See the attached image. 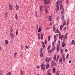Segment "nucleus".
<instances>
[{
  "mask_svg": "<svg viewBox=\"0 0 75 75\" xmlns=\"http://www.w3.org/2000/svg\"><path fill=\"white\" fill-rule=\"evenodd\" d=\"M45 65H44V63H42L41 66V69H43V71H45Z\"/></svg>",
  "mask_w": 75,
  "mask_h": 75,
  "instance_id": "f257e3e1",
  "label": "nucleus"
},
{
  "mask_svg": "<svg viewBox=\"0 0 75 75\" xmlns=\"http://www.w3.org/2000/svg\"><path fill=\"white\" fill-rule=\"evenodd\" d=\"M43 49L42 48H41L40 50V56L41 57H43L44 56V54L42 53Z\"/></svg>",
  "mask_w": 75,
  "mask_h": 75,
  "instance_id": "f03ea898",
  "label": "nucleus"
},
{
  "mask_svg": "<svg viewBox=\"0 0 75 75\" xmlns=\"http://www.w3.org/2000/svg\"><path fill=\"white\" fill-rule=\"evenodd\" d=\"M58 42H59L58 43L57 46L56 48V50H57V52H58V51L59 50V47H60L59 45H60V40H58Z\"/></svg>",
  "mask_w": 75,
  "mask_h": 75,
  "instance_id": "7ed1b4c3",
  "label": "nucleus"
},
{
  "mask_svg": "<svg viewBox=\"0 0 75 75\" xmlns=\"http://www.w3.org/2000/svg\"><path fill=\"white\" fill-rule=\"evenodd\" d=\"M64 36H65V35H61V33L59 32V38H60L61 40H62V38L64 37Z\"/></svg>",
  "mask_w": 75,
  "mask_h": 75,
  "instance_id": "20e7f679",
  "label": "nucleus"
},
{
  "mask_svg": "<svg viewBox=\"0 0 75 75\" xmlns=\"http://www.w3.org/2000/svg\"><path fill=\"white\" fill-rule=\"evenodd\" d=\"M55 50V47H54L53 48H52V49L51 50H49V52H50V53H51V52H52L53 51H54V50Z\"/></svg>",
  "mask_w": 75,
  "mask_h": 75,
  "instance_id": "39448f33",
  "label": "nucleus"
},
{
  "mask_svg": "<svg viewBox=\"0 0 75 75\" xmlns=\"http://www.w3.org/2000/svg\"><path fill=\"white\" fill-rule=\"evenodd\" d=\"M10 36L11 37V38L12 39H14V34L13 33V32H12L10 34Z\"/></svg>",
  "mask_w": 75,
  "mask_h": 75,
  "instance_id": "423d86ee",
  "label": "nucleus"
},
{
  "mask_svg": "<svg viewBox=\"0 0 75 75\" xmlns=\"http://www.w3.org/2000/svg\"><path fill=\"white\" fill-rule=\"evenodd\" d=\"M48 59V57H46L45 59V60L47 62H48V61H51V57H49V58L48 59V60H47V59Z\"/></svg>",
  "mask_w": 75,
  "mask_h": 75,
  "instance_id": "0eeeda50",
  "label": "nucleus"
},
{
  "mask_svg": "<svg viewBox=\"0 0 75 75\" xmlns=\"http://www.w3.org/2000/svg\"><path fill=\"white\" fill-rule=\"evenodd\" d=\"M19 8V6L17 5H16L15 6V9L16 10H18Z\"/></svg>",
  "mask_w": 75,
  "mask_h": 75,
  "instance_id": "6e6552de",
  "label": "nucleus"
},
{
  "mask_svg": "<svg viewBox=\"0 0 75 75\" xmlns=\"http://www.w3.org/2000/svg\"><path fill=\"white\" fill-rule=\"evenodd\" d=\"M41 26H40L39 27L38 32V33H40V32H41Z\"/></svg>",
  "mask_w": 75,
  "mask_h": 75,
  "instance_id": "1a4fd4ad",
  "label": "nucleus"
},
{
  "mask_svg": "<svg viewBox=\"0 0 75 75\" xmlns=\"http://www.w3.org/2000/svg\"><path fill=\"white\" fill-rule=\"evenodd\" d=\"M64 10H65L64 8H63L62 9V11H61V14H62V15L64 14Z\"/></svg>",
  "mask_w": 75,
  "mask_h": 75,
  "instance_id": "9d476101",
  "label": "nucleus"
},
{
  "mask_svg": "<svg viewBox=\"0 0 75 75\" xmlns=\"http://www.w3.org/2000/svg\"><path fill=\"white\" fill-rule=\"evenodd\" d=\"M63 0H60L59 1V6H62V3H63Z\"/></svg>",
  "mask_w": 75,
  "mask_h": 75,
  "instance_id": "9b49d317",
  "label": "nucleus"
},
{
  "mask_svg": "<svg viewBox=\"0 0 75 75\" xmlns=\"http://www.w3.org/2000/svg\"><path fill=\"white\" fill-rule=\"evenodd\" d=\"M59 63L61 62V64H62V58H60V59L59 60Z\"/></svg>",
  "mask_w": 75,
  "mask_h": 75,
  "instance_id": "f8f14e48",
  "label": "nucleus"
},
{
  "mask_svg": "<svg viewBox=\"0 0 75 75\" xmlns=\"http://www.w3.org/2000/svg\"><path fill=\"white\" fill-rule=\"evenodd\" d=\"M9 8L10 10H13V6H12V5H11L10 4L9 5Z\"/></svg>",
  "mask_w": 75,
  "mask_h": 75,
  "instance_id": "ddd939ff",
  "label": "nucleus"
},
{
  "mask_svg": "<svg viewBox=\"0 0 75 75\" xmlns=\"http://www.w3.org/2000/svg\"><path fill=\"white\" fill-rule=\"evenodd\" d=\"M62 58H63V61H64V62H65V57H64V54L62 55Z\"/></svg>",
  "mask_w": 75,
  "mask_h": 75,
  "instance_id": "4468645a",
  "label": "nucleus"
},
{
  "mask_svg": "<svg viewBox=\"0 0 75 75\" xmlns=\"http://www.w3.org/2000/svg\"><path fill=\"white\" fill-rule=\"evenodd\" d=\"M61 19H62V21H64L65 19H64V15H63L62 16Z\"/></svg>",
  "mask_w": 75,
  "mask_h": 75,
  "instance_id": "2eb2a0df",
  "label": "nucleus"
},
{
  "mask_svg": "<svg viewBox=\"0 0 75 75\" xmlns=\"http://www.w3.org/2000/svg\"><path fill=\"white\" fill-rule=\"evenodd\" d=\"M54 62H55L54 61V60H53L51 62V66L52 67L53 66H54Z\"/></svg>",
  "mask_w": 75,
  "mask_h": 75,
  "instance_id": "dca6fc26",
  "label": "nucleus"
},
{
  "mask_svg": "<svg viewBox=\"0 0 75 75\" xmlns=\"http://www.w3.org/2000/svg\"><path fill=\"white\" fill-rule=\"evenodd\" d=\"M50 67V65H49V64L48 63H47L46 66V69H47L48 68Z\"/></svg>",
  "mask_w": 75,
  "mask_h": 75,
  "instance_id": "f3484780",
  "label": "nucleus"
},
{
  "mask_svg": "<svg viewBox=\"0 0 75 75\" xmlns=\"http://www.w3.org/2000/svg\"><path fill=\"white\" fill-rule=\"evenodd\" d=\"M40 10H42V8H43V6L42 5H40Z\"/></svg>",
  "mask_w": 75,
  "mask_h": 75,
  "instance_id": "a211bd4d",
  "label": "nucleus"
},
{
  "mask_svg": "<svg viewBox=\"0 0 75 75\" xmlns=\"http://www.w3.org/2000/svg\"><path fill=\"white\" fill-rule=\"evenodd\" d=\"M55 29H56V28H55V25H53V32H54V31H55Z\"/></svg>",
  "mask_w": 75,
  "mask_h": 75,
  "instance_id": "6ab92c4d",
  "label": "nucleus"
},
{
  "mask_svg": "<svg viewBox=\"0 0 75 75\" xmlns=\"http://www.w3.org/2000/svg\"><path fill=\"white\" fill-rule=\"evenodd\" d=\"M15 18L16 20L18 19V17L17 16V14L16 13L15 15Z\"/></svg>",
  "mask_w": 75,
  "mask_h": 75,
  "instance_id": "aec40b11",
  "label": "nucleus"
},
{
  "mask_svg": "<svg viewBox=\"0 0 75 75\" xmlns=\"http://www.w3.org/2000/svg\"><path fill=\"white\" fill-rule=\"evenodd\" d=\"M54 42H56V41H57V38H56V36L55 35L54 36Z\"/></svg>",
  "mask_w": 75,
  "mask_h": 75,
  "instance_id": "412c9836",
  "label": "nucleus"
},
{
  "mask_svg": "<svg viewBox=\"0 0 75 75\" xmlns=\"http://www.w3.org/2000/svg\"><path fill=\"white\" fill-rule=\"evenodd\" d=\"M57 56L56 55H55L54 57H53V59L54 60V61H56V57Z\"/></svg>",
  "mask_w": 75,
  "mask_h": 75,
  "instance_id": "4be33fe9",
  "label": "nucleus"
},
{
  "mask_svg": "<svg viewBox=\"0 0 75 75\" xmlns=\"http://www.w3.org/2000/svg\"><path fill=\"white\" fill-rule=\"evenodd\" d=\"M43 1H44L45 4H48V2H47L48 0H43Z\"/></svg>",
  "mask_w": 75,
  "mask_h": 75,
  "instance_id": "5701e85b",
  "label": "nucleus"
},
{
  "mask_svg": "<svg viewBox=\"0 0 75 75\" xmlns=\"http://www.w3.org/2000/svg\"><path fill=\"white\" fill-rule=\"evenodd\" d=\"M18 34V29H17L16 33V35H17Z\"/></svg>",
  "mask_w": 75,
  "mask_h": 75,
  "instance_id": "b1692460",
  "label": "nucleus"
},
{
  "mask_svg": "<svg viewBox=\"0 0 75 75\" xmlns=\"http://www.w3.org/2000/svg\"><path fill=\"white\" fill-rule=\"evenodd\" d=\"M66 23H67V21H64L63 24V26H64V25H66Z\"/></svg>",
  "mask_w": 75,
  "mask_h": 75,
  "instance_id": "393cba45",
  "label": "nucleus"
},
{
  "mask_svg": "<svg viewBox=\"0 0 75 75\" xmlns=\"http://www.w3.org/2000/svg\"><path fill=\"white\" fill-rule=\"evenodd\" d=\"M52 72L53 73H54L55 72V68L53 67Z\"/></svg>",
  "mask_w": 75,
  "mask_h": 75,
  "instance_id": "a878e982",
  "label": "nucleus"
},
{
  "mask_svg": "<svg viewBox=\"0 0 75 75\" xmlns=\"http://www.w3.org/2000/svg\"><path fill=\"white\" fill-rule=\"evenodd\" d=\"M13 33V28L12 27H11L10 28V33Z\"/></svg>",
  "mask_w": 75,
  "mask_h": 75,
  "instance_id": "bb28decb",
  "label": "nucleus"
},
{
  "mask_svg": "<svg viewBox=\"0 0 75 75\" xmlns=\"http://www.w3.org/2000/svg\"><path fill=\"white\" fill-rule=\"evenodd\" d=\"M59 33V30L58 29H57L55 31V33Z\"/></svg>",
  "mask_w": 75,
  "mask_h": 75,
  "instance_id": "cd10ccee",
  "label": "nucleus"
},
{
  "mask_svg": "<svg viewBox=\"0 0 75 75\" xmlns=\"http://www.w3.org/2000/svg\"><path fill=\"white\" fill-rule=\"evenodd\" d=\"M5 42L6 44H8V40H6Z\"/></svg>",
  "mask_w": 75,
  "mask_h": 75,
  "instance_id": "c85d7f7f",
  "label": "nucleus"
},
{
  "mask_svg": "<svg viewBox=\"0 0 75 75\" xmlns=\"http://www.w3.org/2000/svg\"><path fill=\"white\" fill-rule=\"evenodd\" d=\"M60 53L61 54H63V50H62V49H61L60 50Z\"/></svg>",
  "mask_w": 75,
  "mask_h": 75,
  "instance_id": "c756f323",
  "label": "nucleus"
},
{
  "mask_svg": "<svg viewBox=\"0 0 75 75\" xmlns=\"http://www.w3.org/2000/svg\"><path fill=\"white\" fill-rule=\"evenodd\" d=\"M59 58V55H58L57 56V58H56V61L57 62V61H58V59Z\"/></svg>",
  "mask_w": 75,
  "mask_h": 75,
  "instance_id": "7c9ffc66",
  "label": "nucleus"
},
{
  "mask_svg": "<svg viewBox=\"0 0 75 75\" xmlns=\"http://www.w3.org/2000/svg\"><path fill=\"white\" fill-rule=\"evenodd\" d=\"M68 35V33H67L65 35V36L64 37L65 38H66V39H67V35Z\"/></svg>",
  "mask_w": 75,
  "mask_h": 75,
  "instance_id": "2f4dec72",
  "label": "nucleus"
},
{
  "mask_svg": "<svg viewBox=\"0 0 75 75\" xmlns=\"http://www.w3.org/2000/svg\"><path fill=\"white\" fill-rule=\"evenodd\" d=\"M41 40H42L43 39V34H42V33L41 34Z\"/></svg>",
  "mask_w": 75,
  "mask_h": 75,
  "instance_id": "473e14b6",
  "label": "nucleus"
},
{
  "mask_svg": "<svg viewBox=\"0 0 75 75\" xmlns=\"http://www.w3.org/2000/svg\"><path fill=\"white\" fill-rule=\"evenodd\" d=\"M68 56H69V54L68 53H67L66 55V59H68Z\"/></svg>",
  "mask_w": 75,
  "mask_h": 75,
  "instance_id": "72a5a7b5",
  "label": "nucleus"
},
{
  "mask_svg": "<svg viewBox=\"0 0 75 75\" xmlns=\"http://www.w3.org/2000/svg\"><path fill=\"white\" fill-rule=\"evenodd\" d=\"M42 45L44 48H45V45H44V42H42Z\"/></svg>",
  "mask_w": 75,
  "mask_h": 75,
  "instance_id": "f704fd0d",
  "label": "nucleus"
},
{
  "mask_svg": "<svg viewBox=\"0 0 75 75\" xmlns=\"http://www.w3.org/2000/svg\"><path fill=\"white\" fill-rule=\"evenodd\" d=\"M45 13H48V9L47 8H45Z\"/></svg>",
  "mask_w": 75,
  "mask_h": 75,
  "instance_id": "c9c22d12",
  "label": "nucleus"
},
{
  "mask_svg": "<svg viewBox=\"0 0 75 75\" xmlns=\"http://www.w3.org/2000/svg\"><path fill=\"white\" fill-rule=\"evenodd\" d=\"M69 23V19H68L67 21V24L68 25Z\"/></svg>",
  "mask_w": 75,
  "mask_h": 75,
  "instance_id": "e433bc0d",
  "label": "nucleus"
},
{
  "mask_svg": "<svg viewBox=\"0 0 75 75\" xmlns=\"http://www.w3.org/2000/svg\"><path fill=\"white\" fill-rule=\"evenodd\" d=\"M74 42H75V41H74V40H72L71 41V45H74Z\"/></svg>",
  "mask_w": 75,
  "mask_h": 75,
  "instance_id": "4c0bfd02",
  "label": "nucleus"
},
{
  "mask_svg": "<svg viewBox=\"0 0 75 75\" xmlns=\"http://www.w3.org/2000/svg\"><path fill=\"white\" fill-rule=\"evenodd\" d=\"M55 45V42H53L52 44V47H53Z\"/></svg>",
  "mask_w": 75,
  "mask_h": 75,
  "instance_id": "58836bf2",
  "label": "nucleus"
},
{
  "mask_svg": "<svg viewBox=\"0 0 75 75\" xmlns=\"http://www.w3.org/2000/svg\"><path fill=\"white\" fill-rule=\"evenodd\" d=\"M51 16H49L48 17V19L49 20V21H51Z\"/></svg>",
  "mask_w": 75,
  "mask_h": 75,
  "instance_id": "ea45409f",
  "label": "nucleus"
},
{
  "mask_svg": "<svg viewBox=\"0 0 75 75\" xmlns=\"http://www.w3.org/2000/svg\"><path fill=\"white\" fill-rule=\"evenodd\" d=\"M56 4H57L56 7H57V6H59V5H58V1H57L56 2Z\"/></svg>",
  "mask_w": 75,
  "mask_h": 75,
  "instance_id": "a19ab883",
  "label": "nucleus"
},
{
  "mask_svg": "<svg viewBox=\"0 0 75 75\" xmlns=\"http://www.w3.org/2000/svg\"><path fill=\"white\" fill-rule=\"evenodd\" d=\"M38 15V13H37V11H36L35 13V16L36 17H37Z\"/></svg>",
  "mask_w": 75,
  "mask_h": 75,
  "instance_id": "79ce46f5",
  "label": "nucleus"
},
{
  "mask_svg": "<svg viewBox=\"0 0 75 75\" xmlns=\"http://www.w3.org/2000/svg\"><path fill=\"white\" fill-rule=\"evenodd\" d=\"M8 12H7L6 13H5L4 15L5 16H7V15H8Z\"/></svg>",
  "mask_w": 75,
  "mask_h": 75,
  "instance_id": "37998d69",
  "label": "nucleus"
},
{
  "mask_svg": "<svg viewBox=\"0 0 75 75\" xmlns=\"http://www.w3.org/2000/svg\"><path fill=\"white\" fill-rule=\"evenodd\" d=\"M65 45H66V44L65 43H63L62 45V47H65Z\"/></svg>",
  "mask_w": 75,
  "mask_h": 75,
  "instance_id": "c03bdc74",
  "label": "nucleus"
},
{
  "mask_svg": "<svg viewBox=\"0 0 75 75\" xmlns=\"http://www.w3.org/2000/svg\"><path fill=\"white\" fill-rule=\"evenodd\" d=\"M60 10H61L62 8V7H63V6L62 5H60Z\"/></svg>",
  "mask_w": 75,
  "mask_h": 75,
  "instance_id": "a18cd8bd",
  "label": "nucleus"
},
{
  "mask_svg": "<svg viewBox=\"0 0 75 75\" xmlns=\"http://www.w3.org/2000/svg\"><path fill=\"white\" fill-rule=\"evenodd\" d=\"M69 3V2L68 1V0H67L66 1V4H68Z\"/></svg>",
  "mask_w": 75,
  "mask_h": 75,
  "instance_id": "49530a36",
  "label": "nucleus"
},
{
  "mask_svg": "<svg viewBox=\"0 0 75 75\" xmlns=\"http://www.w3.org/2000/svg\"><path fill=\"white\" fill-rule=\"evenodd\" d=\"M36 27L37 28V30L38 28V24H36Z\"/></svg>",
  "mask_w": 75,
  "mask_h": 75,
  "instance_id": "de8ad7c7",
  "label": "nucleus"
},
{
  "mask_svg": "<svg viewBox=\"0 0 75 75\" xmlns=\"http://www.w3.org/2000/svg\"><path fill=\"white\" fill-rule=\"evenodd\" d=\"M57 6V9H56V11H57H57H58V10H59V6Z\"/></svg>",
  "mask_w": 75,
  "mask_h": 75,
  "instance_id": "09e8293b",
  "label": "nucleus"
},
{
  "mask_svg": "<svg viewBox=\"0 0 75 75\" xmlns=\"http://www.w3.org/2000/svg\"><path fill=\"white\" fill-rule=\"evenodd\" d=\"M50 37H51V36H49L48 37V41H50Z\"/></svg>",
  "mask_w": 75,
  "mask_h": 75,
  "instance_id": "8fccbe9b",
  "label": "nucleus"
},
{
  "mask_svg": "<svg viewBox=\"0 0 75 75\" xmlns=\"http://www.w3.org/2000/svg\"><path fill=\"white\" fill-rule=\"evenodd\" d=\"M11 74V73L10 72L8 73L7 74H6V75H10Z\"/></svg>",
  "mask_w": 75,
  "mask_h": 75,
  "instance_id": "3c124183",
  "label": "nucleus"
},
{
  "mask_svg": "<svg viewBox=\"0 0 75 75\" xmlns=\"http://www.w3.org/2000/svg\"><path fill=\"white\" fill-rule=\"evenodd\" d=\"M50 47H51L50 45H49L47 48V50H50Z\"/></svg>",
  "mask_w": 75,
  "mask_h": 75,
  "instance_id": "603ef678",
  "label": "nucleus"
},
{
  "mask_svg": "<svg viewBox=\"0 0 75 75\" xmlns=\"http://www.w3.org/2000/svg\"><path fill=\"white\" fill-rule=\"evenodd\" d=\"M40 13L41 14H42V10H40Z\"/></svg>",
  "mask_w": 75,
  "mask_h": 75,
  "instance_id": "864d4df0",
  "label": "nucleus"
},
{
  "mask_svg": "<svg viewBox=\"0 0 75 75\" xmlns=\"http://www.w3.org/2000/svg\"><path fill=\"white\" fill-rule=\"evenodd\" d=\"M58 19H59V17L58 16H57L56 17V20L57 21L58 20Z\"/></svg>",
  "mask_w": 75,
  "mask_h": 75,
  "instance_id": "5fc2aeb1",
  "label": "nucleus"
},
{
  "mask_svg": "<svg viewBox=\"0 0 75 75\" xmlns=\"http://www.w3.org/2000/svg\"><path fill=\"white\" fill-rule=\"evenodd\" d=\"M62 25H61L60 26V30H62Z\"/></svg>",
  "mask_w": 75,
  "mask_h": 75,
  "instance_id": "6e6d98bb",
  "label": "nucleus"
},
{
  "mask_svg": "<svg viewBox=\"0 0 75 75\" xmlns=\"http://www.w3.org/2000/svg\"><path fill=\"white\" fill-rule=\"evenodd\" d=\"M45 44L46 45L47 44V40H45Z\"/></svg>",
  "mask_w": 75,
  "mask_h": 75,
  "instance_id": "4d7b16f0",
  "label": "nucleus"
},
{
  "mask_svg": "<svg viewBox=\"0 0 75 75\" xmlns=\"http://www.w3.org/2000/svg\"><path fill=\"white\" fill-rule=\"evenodd\" d=\"M21 74H23V72L22 70H21Z\"/></svg>",
  "mask_w": 75,
  "mask_h": 75,
  "instance_id": "13d9d810",
  "label": "nucleus"
},
{
  "mask_svg": "<svg viewBox=\"0 0 75 75\" xmlns=\"http://www.w3.org/2000/svg\"><path fill=\"white\" fill-rule=\"evenodd\" d=\"M65 52H68V49H66L65 50Z\"/></svg>",
  "mask_w": 75,
  "mask_h": 75,
  "instance_id": "bf43d9fd",
  "label": "nucleus"
},
{
  "mask_svg": "<svg viewBox=\"0 0 75 75\" xmlns=\"http://www.w3.org/2000/svg\"><path fill=\"white\" fill-rule=\"evenodd\" d=\"M64 30H66L67 27H64Z\"/></svg>",
  "mask_w": 75,
  "mask_h": 75,
  "instance_id": "052dcab7",
  "label": "nucleus"
},
{
  "mask_svg": "<svg viewBox=\"0 0 75 75\" xmlns=\"http://www.w3.org/2000/svg\"><path fill=\"white\" fill-rule=\"evenodd\" d=\"M56 75H59V73H58V71H57Z\"/></svg>",
  "mask_w": 75,
  "mask_h": 75,
  "instance_id": "680f3d73",
  "label": "nucleus"
},
{
  "mask_svg": "<svg viewBox=\"0 0 75 75\" xmlns=\"http://www.w3.org/2000/svg\"><path fill=\"white\" fill-rule=\"evenodd\" d=\"M14 23L15 24H17V21H15Z\"/></svg>",
  "mask_w": 75,
  "mask_h": 75,
  "instance_id": "e2e57ef3",
  "label": "nucleus"
},
{
  "mask_svg": "<svg viewBox=\"0 0 75 75\" xmlns=\"http://www.w3.org/2000/svg\"><path fill=\"white\" fill-rule=\"evenodd\" d=\"M45 7H46V8H49V6H45Z\"/></svg>",
  "mask_w": 75,
  "mask_h": 75,
  "instance_id": "0e129e2a",
  "label": "nucleus"
},
{
  "mask_svg": "<svg viewBox=\"0 0 75 75\" xmlns=\"http://www.w3.org/2000/svg\"><path fill=\"white\" fill-rule=\"evenodd\" d=\"M23 45H21V48H23Z\"/></svg>",
  "mask_w": 75,
  "mask_h": 75,
  "instance_id": "69168bd1",
  "label": "nucleus"
},
{
  "mask_svg": "<svg viewBox=\"0 0 75 75\" xmlns=\"http://www.w3.org/2000/svg\"><path fill=\"white\" fill-rule=\"evenodd\" d=\"M47 3L48 4V3H50V0H48L47 1Z\"/></svg>",
  "mask_w": 75,
  "mask_h": 75,
  "instance_id": "338daca9",
  "label": "nucleus"
},
{
  "mask_svg": "<svg viewBox=\"0 0 75 75\" xmlns=\"http://www.w3.org/2000/svg\"><path fill=\"white\" fill-rule=\"evenodd\" d=\"M47 75H51V73L50 72L47 74Z\"/></svg>",
  "mask_w": 75,
  "mask_h": 75,
  "instance_id": "774afa93",
  "label": "nucleus"
}]
</instances>
